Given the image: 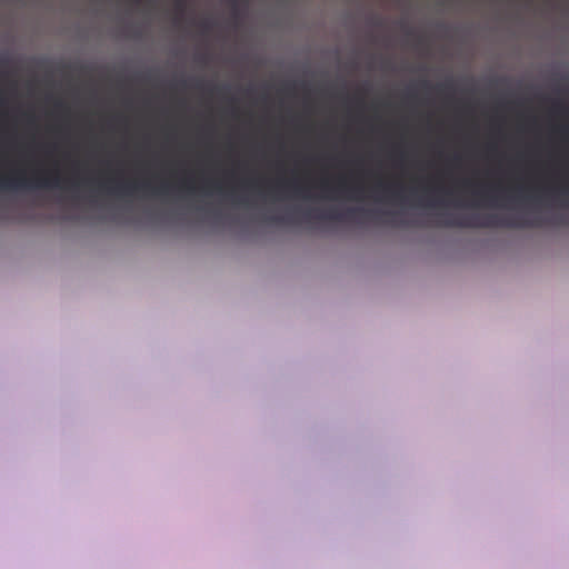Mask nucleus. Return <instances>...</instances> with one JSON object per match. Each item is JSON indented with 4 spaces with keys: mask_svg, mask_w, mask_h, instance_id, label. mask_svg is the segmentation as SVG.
Here are the masks:
<instances>
[{
    "mask_svg": "<svg viewBox=\"0 0 569 569\" xmlns=\"http://www.w3.org/2000/svg\"><path fill=\"white\" fill-rule=\"evenodd\" d=\"M490 184L478 177H466L458 181L456 207L460 209H480L489 201L491 208L498 207V94L492 90L489 119Z\"/></svg>",
    "mask_w": 569,
    "mask_h": 569,
    "instance_id": "1",
    "label": "nucleus"
},
{
    "mask_svg": "<svg viewBox=\"0 0 569 569\" xmlns=\"http://www.w3.org/2000/svg\"><path fill=\"white\" fill-rule=\"evenodd\" d=\"M23 188H63V180L59 171L37 172L31 179H27L22 173L0 178V189L12 190Z\"/></svg>",
    "mask_w": 569,
    "mask_h": 569,
    "instance_id": "2",
    "label": "nucleus"
},
{
    "mask_svg": "<svg viewBox=\"0 0 569 569\" xmlns=\"http://www.w3.org/2000/svg\"><path fill=\"white\" fill-rule=\"evenodd\" d=\"M99 188L106 190L109 194L118 197H128L137 192H152L157 196H166L169 193V186L163 183L157 189H152L148 181L144 182H117L113 179H108L99 183Z\"/></svg>",
    "mask_w": 569,
    "mask_h": 569,
    "instance_id": "3",
    "label": "nucleus"
},
{
    "mask_svg": "<svg viewBox=\"0 0 569 569\" xmlns=\"http://www.w3.org/2000/svg\"><path fill=\"white\" fill-rule=\"evenodd\" d=\"M436 223L442 228H481V226H495L498 216L492 213L488 222L478 213H438Z\"/></svg>",
    "mask_w": 569,
    "mask_h": 569,
    "instance_id": "4",
    "label": "nucleus"
},
{
    "mask_svg": "<svg viewBox=\"0 0 569 569\" xmlns=\"http://www.w3.org/2000/svg\"><path fill=\"white\" fill-rule=\"evenodd\" d=\"M376 211L363 209H349L345 212L337 210L316 211L307 210L302 213V221H357L360 216H376Z\"/></svg>",
    "mask_w": 569,
    "mask_h": 569,
    "instance_id": "5",
    "label": "nucleus"
},
{
    "mask_svg": "<svg viewBox=\"0 0 569 569\" xmlns=\"http://www.w3.org/2000/svg\"><path fill=\"white\" fill-rule=\"evenodd\" d=\"M502 153L500 152V159ZM500 228H537L542 222L539 218L531 217L527 211L516 212L508 217L502 213V184L500 183Z\"/></svg>",
    "mask_w": 569,
    "mask_h": 569,
    "instance_id": "6",
    "label": "nucleus"
},
{
    "mask_svg": "<svg viewBox=\"0 0 569 569\" xmlns=\"http://www.w3.org/2000/svg\"><path fill=\"white\" fill-rule=\"evenodd\" d=\"M517 198L525 204L539 200V190L535 187L522 184L517 189Z\"/></svg>",
    "mask_w": 569,
    "mask_h": 569,
    "instance_id": "7",
    "label": "nucleus"
},
{
    "mask_svg": "<svg viewBox=\"0 0 569 569\" xmlns=\"http://www.w3.org/2000/svg\"><path fill=\"white\" fill-rule=\"evenodd\" d=\"M297 211H293L287 216H272L267 217L266 221L268 223H295L297 221V217L295 216Z\"/></svg>",
    "mask_w": 569,
    "mask_h": 569,
    "instance_id": "8",
    "label": "nucleus"
},
{
    "mask_svg": "<svg viewBox=\"0 0 569 569\" xmlns=\"http://www.w3.org/2000/svg\"><path fill=\"white\" fill-rule=\"evenodd\" d=\"M382 214L388 218L385 220L386 223H391L392 226H409V222H406V220H398V213L383 212Z\"/></svg>",
    "mask_w": 569,
    "mask_h": 569,
    "instance_id": "9",
    "label": "nucleus"
},
{
    "mask_svg": "<svg viewBox=\"0 0 569 569\" xmlns=\"http://www.w3.org/2000/svg\"><path fill=\"white\" fill-rule=\"evenodd\" d=\"M450 162L451 164L455 167V168H461L462 166V162H463V156L460 154V153H456L455 156H452V158L450 159Z\"/></svg>",
    "mask_w": 569,
    "mask_h": 569,
    "instance_id": "10",
    "label": "nucleus"
},
{
    "mask_svg": "<svg viewBox=\"0 0 569 569\" xmlns=\"http://www.w3.org/2000/svg\"><path fill=\"white\" fill-rule=\"evenodd\" d=\"M180 188L186 189L189 192H192L194 190L192 181L190 180H182L180 183Z\"/></svg>",
    "mask_w": 569,
    "mask_h": 569,
    "instance_id": "11",
    "label": "nucleus"
},
{
    "mask_svg": "<svg viewBox=\"0 0 569 569\" xmlns=\"http://www.w3.org/2000/svg\"><path fill=\"white\" fill-rule=\"evenodd\" d=\"M199 26L202 32H208L211 29V22L209 20H202Z\"/></svg>",
    "mask_w": 569,
    "mask_h": 569,
    "instance_id": "12",
    "label": "nucleus"
},
{
    "mask_svg": "<svg viewBox=\"0 0 569 569\" xmlns=\"http://www.w3.org/2000/svg\"><path fill=\"white\" fill-rule=\"evenodd\" d=\"M282 186L284 187H293V191L297 192L298 194H302L303 196V190L301 187L297 186V184H292V183H282Z\"/></svg>",
    "mask_w": 569,
    "mask_h": 569,
    "instance_id": "13",
    "label": "nucleus"
},
{
    "mask_svg": "<svg viewBox=\"0 0 569 569\" xmlns=\"http://www.w3.org/2000/svg\"><path fill=\"white\" fill-rule=\"evenodd\" d=\"M438 89H439L440 91H443V90H452V89H453V84H452V82H451V81H450V82H446V83H443V84H440V86L438 87Z\"/></svg>",
    "mask_w": 569,
    "mask_h": 569,
    "instance_id": "14",
    "label": "nucleus"
},
{
    "mask_svg": "<svg viewBox=\"0 0 569 569\" xmlns=\"http://www.w3.org/2000/svg\"><path fill=\"white\" fill-rule=\"evenodd\" d=\"M186 1L187 0H176L178 11L182 12L184 10Z\"/></svg>",
    "mask_w": 569,
    "mask_h": 569,
    "instance_id": "15",
    "label": "nucleus"
},
{
    "mask_svg": "<svg viewBox=\"0 0 569 569\" xmlns=\"http://www.w3.org/2000/svg\"><path fill=\"white\" fill-rule=\"evenodd\" d=\"M502 108V102L500 101V109ZM500 142L502 141V116L500 114Z\"/></svg>",
    "mask_w": 569,
    "mask_h": 569,
    "instance_id": "16",
    "label": "nucleus"
},
{
    "mask_svg": "<svg viewBox=\"0 0 569 569\" xmlns=\"http://www.w3.org/2000/svg\"><path fill=\"white\" fill-rule=\"evenodd\" d=\"M561 133L567 134L569 133V126H563L560 128Z\"/></svg>",
    "mask_w": 569,
    "mask_h": 569,
    "instance_id": "17",
    "label": "nucleus"
},
{
    "mask_svg": "<svg viewBox=\"0 0 569 569\" xmlns=\"http://www.w3.org/2000/svg\"><path fill=\"white\" fill-rule=\"evenodd\" d=\"M378 187H379L380 189H382L383 191H389V187H387V186H385V184H382V183H379V184H378Z\"/></svg>",
    "mask_w": 569,
    "mask_h": 569,
    "instance_id": "18",
    "label": "nucleus"
},
{
    "mask_svg": "<svg viewBox=\"0 0 569 569\" xmlns=\"http://www.w3.org/2000/svg\"><path fill=\"white\" fill-rule=\"evenodd\" d=\"M340 188L341 189H346L347 188L346 182L343 180L340 181Z\"/></svg>",
    "mask_w": 569,
    "mask_h": 569,
    "instance_id": "19",
    "label": "nucleus"
},
{
    "mask_svg": "<svg viewBox=\"0 0 569 569\" xmlns=\"http://www.w3.org/2000/svg\"><path fill=\"white\" fill-rule=\"evenodd\" d=\"M555 108H556V109H561V108H562V106H561L559 102H556V103H555Z\"/></svg>",
    "mask_w": 569,
    "mask_h": 569,
    "instance_id": "20",
    "label": "nucleus"
},
{
    "mask_svg": "<svg viewBox=\"0 0 569 569\" xmlns=\"http://www.w3.org/2000/svg\"><path fill=\"white\" fill-rule=\"evenodd\" d=\"M322 188H323L325 190H327L329 187H328V184L325 182V183H322Z\"/></svg>",
    "mask_w": 569,
    "mask_h": 569,
    "instance_id": "21",
    "label": "nucleus"
},
{
    "mask_svg": "<svg viewBox=\"0 0 569 569\" xmlns=\"http://www.w3.org/2000/svg\"><path fill=\"white\" fill-rule=\"evenodd\" d=\"M142 0H134L136 3H140Z\"/></svg>",
    "mask_w": 569,
    "mask_h": 569,
    "instance_id": "22",
    "label": "nucleus"
},
{
    "mask_svg": "<svg viewBox=\"0 0 569 569\" xmlns=\"http://www.w3.org/2000/svg\"><path fill=\"white\" fill-rule=\"evenodd\" d=\"M567 192L569 193V190Z\"/></svg>",
    "mask_w": 569,
    "mask_h": 569,
    "instance_id": "23",
    "label": "nucleus"
}]
</instances>
